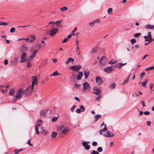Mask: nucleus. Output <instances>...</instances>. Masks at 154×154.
Segmentation results:
<instances>
[{"instance_id": "nucleus-28", "label": "nucleus", "mask_w": 154, "mask_h": 154, "mask_svg": "<svg viewBox=\"0 0 154 154\" xmlns=\"http://www.w3.org/2000/svg\"><path fill=\"white\" fill-rule=\"evenodd\" d=\"M83 72H80L78 75V80H80L82 77L83 76Z\"/></svg>"}, {"instance_id": "nucleus-43", "label": "nucleus", "mask_w": 154, "mask_h": 154, "mask_svg": "<svg viewBox=\"0 0 154 154\" xmlns=\"http://www.w3.org/2000/svg\"><path fill=\"white\" fill-rule=\"evenodd\" d=\"M141 34V33H137L134 35V37L135 38H137L139 37Z\"/></svg>"}, {"instance_id": "nucleus-55", "label": "nucleus", "mask_w": 154, "mask_h": 154, "mask_svg": "<svg viewBox=\"0 0 154 154\" xmlns=\"http://www.w3.org/2000/svg\"><path fill=\"white\" fill-rule=\"evenodd\" d=\"M56 24L58 28H60L62 26V25L61 24H59V23H57Z\"/></svg>"}, {"instance_id": "nucleus-30", "label": "nucleus", "mask_w": 154, "mask_h": 154, "mask_svg": "<svg viewBox=\"0 0 154 154\" xmlns=\"http://www.w3.org/2000/svg\"><path fill=\"white\" fill-rule=\"evenodd\" d=\"M57 133L55 131H53L51 134V136L52 138H54L57 135Z\"/></svg>"}, {"instance_id": "nucleus-64", "label": "nucleus", "mask_w": 154, "mask_h": 154, "mask_svg": "<svg viewBox=\"0 0 154 154\" xmlns=\"http://www.w3.org/2000/svg\"><path fill=\"white\" fill-rule=\"evenodd\" d=\"M147 124L148 125L150 126L151 124V122L149 121H147L146 122Z\"/></svg>"}, {"instance_id": "nucleus-59", "label": "nucleus", "mask_w": 154, "mask_h": 154, "mask_svg": "<svg viewBox=\"0 0 154 154\" xmlns=\"http://www.w3.org/2000/svg\"><path fill=\"white\" fill-rule=\"evenodd\" d=\"M30 139H29L28 140V141H27V143L29 145L31 146H33V145L31 143L30 141Z\"/></svg>"}, {"instance_id": "nucleus-38", "label": "nucleus", "mask_w": 154, "mask_h": 154, "mask_svg": "<svg viewBox=\"0 0 154 154\" xmlns=\"http://www.w3.org/2000/svg\"><path fill=\"white\" fill-rule=\"evenodd\" d=\"M42 122V121L40 119L38 120V121L37 122V125H37V126H40L41 125Z\"/></svg>"}, {"instance_id": "nucleus-52", "label": "nucleus", "mask_w": 154, "mask_h": 154, "mask_svg": "<svg viewBox=\"0 0 154 154\" xmlns=\"http://www.w3.org/2000/svg\"><path fill=\"white\" fill-rule=\"evenodd\" d=\"M55 112V109L54 108H53L52 110H51L50 111L51 114L54 113Z\"/></svg>"}, {"instance_id": "nucleus-34", "label": "nucleus", "mask_w": 154, "mask_h": 154, "mask_svg": "<svg viewBox=\"0 0 154 154\" xmlns=\"http://www.w3.org/2000/svg\"><path fill=\"white\" fill-rule=\"evenodd\" d=\"M116 86V85L114 83H112L109 85V87L112 89H114Z\"/></svg>"}, {"instance_id": "nucleus-61", "label": "nucleus", "mask_w": 154, "mask_h": 154, "mask_svg": "<svg viewBox=\"0 0 154 154\" xmlns=\"http://www.w3.org/2000/svg\"><path fill=\"white\" fill-rule=\"evenodd\" d=\"M63 21V20L62 19L59 20V21H57L56 22H55L54 23H61V22H62V21Z\"/></svg>"}, {"instance_id": "nucleus-24", "label": "nucleus", "mask_w": 154, "mask_h": 154, "mask_svg": "<svg viewBox=\"0 0 154 154\" xmlns=\"http://www.w3.org/2000/svg\"><path fill=\"white\" fill-rule=\"evenodd\" d=\"M69 68V69H72L73 71L77 72V66H70Z\"/></svg>"}, {"instance_id": "nucleus-18", "label": "nucleus", "mask_w": 154, "mask_h": 154, "mask_svg": "<svg viewBox=\"0 0 154 154\" xmlns=\"http://www.w3.org/2000/svg\"><path fill=\"white\" fill-rule=\"evenodd\" d=\"M143 38L145 39V42L148 41L149 42H151L154 40V39L152 38H149L148 36H144Z\"/></svg>"}, {"instance_id": "nucleus-48", "label": "nucleus", "mask_w": 154, "mask_h": 154, "mask_svg": "<svg viewBox=\"0 0 154 154\" xmlns=\"http://www.w3.org/2000/svg\"><path fill=\"white\" fill-rule=\"evenodd\" d=\"M97 48L93 49L91 51V52L96 53L97 51Z\"/></svg>"}, {"instance_id": "nucleus-50", "label": "nucleus", "mask_w": 154, "mask_h": 154, "mask_svg": "<svg viewBox=\"0 0 154 154\" xmlns=\"http://www.w3.org/2000/svg\"><path fill=\"white\" fill-rule=\"evenodd\" d=\"M35 130H36L37 133L38 134H39V132L38 130L37 125L35 126Z\"/></svg>"}, {"instance_id": "nucleus-11", "label": "nucleus", "mask_w": 154, "mask_h": 154, "mask_svg": "<svg viewBox=\"0 0 154 154\" xmlns=\"http://www.w3.org/2000/svg\"><path fill=\"white\" fill-rule=\"evenodd\" d=\"M88 143H89L88 141H84L82 142V144L84 149L87 150H89L90 148L89 145L88 144Z\"/></svg>"}, {"instance_id": "nucleus-62", "label": "nucleus", "mask_w": 154, "mask_h": 154, "mask_svg": "<svg viewBox=\"0 0 154 154\" xmlns=\"http://www.w3.org/2000/svg\"><path fill=\"white\" fill-rule=\"evenodd\" d=\"M8 63V61L6 59L5 60L4 64L5 65H7Z\"/></svg>"}, {"instance_id": "nucleus-19", "label": "nucleus", "mask_w": 154, "mask_h": 154, "mask_svg": "<svg viewBox=\"0 0 154 154\" xmlns=\"http://www.w3.org/2000/svg\"><path fill=\"white\" fill-rule=\"evenodd\" d=\"M145 28L147 29H154V25L147 24L145 26Z\"/></svg>"}, {"instance_id": "nucleus-49", "label": "nucleus", "mask_w": 154, "mask_h": 154, "mask_svg": "<svg viewBox=\"0 0 154 154\" xmlns=\"http://www.w3.org/2000/svg\"><path fill=\"white\" fill-rule=\"evenodd\" d=\"M59 116H58L57 117H54L52 118V120L53 122H54L56 121L57 119V118Z\"/></svg>"}, {"instance_id": "nucleus-58", "label": "nucleus", "mask_w": 154, "mask_h": 154, "mask_svg": "<svg viewBox=\"0 0 154 154\" xmlns=\"http://www.w3.org/2000/svg\"><path fill=\"white\" fill-rule=\"evenodd\" d=\"M76 106L75 105L73 106L71 108V111L72 112H73L74 109L76 107Z\"/></svg>"}, {"instance_id": "nucleus-22", "label": "nucleus", "mask_w": 154, "mask_h": 154, "mask_svg": "<svg viewBox=\"0 0 154 154\" xmlns=\"http://www.w3.org/2000/svg\"><path fill=\"white\" fill-rule=\"evenodd\" d=\"M113 133H111L110 131H108L105 135V136L107 137H112L114 136Z\"/></svg>"}, {"instance_id": "nucleus-7", "label": "nucleus", "mask_w": 154, "mask_h": 154, "mask_svg": "<svg viewBox=\"0 0 154 154\" xmlns=\"http://www.w3.org/2000/svg\"><path fill=\"white\" fill-rule=\"evenodd\" d=\"M27 60V56L26 53L23 52L21 55L20 57V63H23L25 62Z\"/></svg>"}, {"instance_id": "nucleus-31", "label": "nucleus", "mask_w": 154, "mask_h": 154, "mask_svg": "<svg viewBox=\"0 0 154 154\" xmlns=\"http://www.w3.org/2000/svg\"><path fill=\"white\" fill-rule=\"evenodd\" d=\"M101 117V115L100 114H98L95 115L94 116V117L95 118V122H96L97 120L100 118Z\"/></svg>"}, {"instance_id": "nucleus-53", "label": "nucleus", "mask_w": 154, "mask_h": 154, "mask_svg": "<svg viewBox=\"0 0 154 154\" xmlns=\"http://www.w3.org/2000/svg\"><path fill=\"white\" fill-rule=\"evenodd\" d=\"M91 153L92 154H99L98 152L97 151L93 150L91 152Z\"/></svg>"}, {"instance_id": "nucleus-9", "label": "nucleus", "mask_w": 154, "mask_h": 154, "mask_svg": "<svg viewBox=\"0 0 154 154\" xmlns=\"http://www.w3.org/2000/svg\"><path fill=\"white\" fill-rule=\"evenodd\" d=\"M72 76L71 79V82L74 83L76 88H77V76L76 75H75L73 72H72Z\"/></svg>"}, {"instance_id": "nucleus-1", "label": "nucleus", "mask_w": 154, "mask_h": 154, "mask_svg": "<svg viewBox=\"0 0 154 154\" xmlns=\"http://www.w3.org/2000/svg\"><path fill=\"white\" fill-rule=\"evenodd\" d=\"M42 47V46L41 44L37 43L35 45L32 46L31 47V51L32 53V54L31 56L29 57L30 59H32L36 56V53Z\"/></svg>"}, {"instance_id": "nucleus-35", "label": "nucleus", "mask_w": 154, "mask_h": 154, "mask_svg": "<svg viewBox=\"0 0 154 154\" xmlns=\"http://www.w3.org/2000/svg\"><path fill=\"white\" fill-rule=\"evenodd\" d=\"M130 75V74L129 75L127 79L125 80L123 83H122V85H125V83H128L129 80V76Z\"/></svg>"}, {"instance_id": "nucleus-26", "label": "nucleus", "mask_w": 154, "mask_h": 154, "mask_svg": "<svg viewBox=\"0 0 154 154\" xmlns=\"http://www.w3.org/2000/svg\"><path fill=\"white\" fill-rule=\"evenodd\" d=\"M15 92V90L14 89H12L10 90L9 91V94L11 96H13Z\"/></svg>"}, {"instance_id": "nucleus-25", "label": "nucleus", "mask_w": 154, "mask_h": 154, "mask_svg": "<svg viewBox=\"0 0 154 154\" xmlns=\"http://www.w3.org/2000/svg\"><path fill=\"white\" fill-rule=\"evenodd\" d=\"M107 128L106 127V125H105L104 128L102 130H101L99 131V132L100 134H101L103 132H104L106 131Z\"/></svg>"}, {"instance_id": "nucleus-33", "label": "nucleus", "mask_w": 154, "mask_h": 154, "mask_svg": "<svg viewBox=\"0 0 154 154\" xmlns=\"http://www.w3.org/2000/svg\"><path fill=\"white\" fill-rule=\"evenodd\" d=\"M59 73L57 72V71H56L54 72L52 74H51L50 76H56L59 75Z\"/></svg>"}, {"instance_id": "nucleus-56", "label": "nucleus", "mask_w": 154, "mask_h": 154, "mask_svg": "<svg viewBox=\"0 0 154 154\" xmlns=\"http://www.w3.org/2000/svg\"><path fill=\"white\" fill-rule=\"evenodd\" d=\"M92 145L94 146H96L97 145V143L95 141H94L92 143Z\"/></svg>"}, {"instance_id": "nucleus-36", "label": "nucleus", "mask_w": 154, "mask_h": 154, "mask_svg": "<svg viewBox=\"0 0 154 154\" xmlns=\"http://www.w3.org/2000/svg\"><path fill=\"white\" fill-rule=\"evenodd\" d=\"M67 9H68L67 8L66 6H64L62 8H60V9L61 11H65Z\"/></svg>"}, {"instance_id": "nucleus-44", "label": "nucleus", "mask_w": 154, "mask_h": 154, "mask_svg": "<svg viewBox=\"0 0 154 154\" xmlns=\"http://www.w3.org/2000/svg\"><path fill=\"white\" fill-rule=\"evenodd\" d=\"M132 44H134L136 42V40L135 39L133 38L131 40H130Z\"/></svg>"}, {"instance_id": "nucleus-15", "label": "nucleus", "mask_w": 154, "mask_h": 154, "mask_svg": "<svg viewBox=\"0 0 154 154\" xmlns=\"http://www.w3.org/2000/svg\"><path fill=\"white\" fill-rule=\"evenodd\" d=\"M93 93L96 94H100L101 92V90L99 87H95L94 88Z\"/></svg>"}, {"instance_id": "nucleus-29", "label": "nucleus", "mask_w": 154, "mask_h": 154, "mask_svg": "<svg viewBox=\"0 0 154 154\" xmlns=\"http://www.w3.org/2000/svg\"><path fill=\"white\" fill-rule=\"evenodd\" d=\"M126 64V63H119V65H118L117 64L116 65V66L117 67H118L119 68H121L123 66L125 65Z\"/></svg>"}, {"instance_id": "nucleus-21", "label": "nucleus", "mask_w": 154, "mask_h": 154, "mask_svg": "<svg viewBox=\"0 0 154 154\" xmlns=\"http://www.w3.org/2000/svg\"><path fill=\"white\" fill-rule=\"evenodd\" d=\"M30 37L31 39L27 41L28 42H33L35 40L36 38L35 35H32L30 36Z\"/></svg>"}, {"instance_id": "nucleus-46", "label": "nucleus", "mask_w": 154, "mask_h": 154, "mask_svg": "<svg viewBox=\"0 0 154 154\" xmlns=\"http://www.w3.org/2000/svg\"><path fill=\"white\" fill-rule=\"evenodd\" d=\"M97 151L99 152H101L102 151L103 149L101 147H99L97 149Z\"/></svg>"}, {"instance_id": "nucleus-54", "label": "nucleus", "mask_w": 154, "mask_h": 154, "mask_svg": "<svg viewBox=\"0 0 154 154\" xmlns=\"http://www.w3.org/2000/svg\"><path fill=\"white\" fill-rule=\"evenodd\" d=\"M8 24V23H4L3 22H0V25H5Z\"/></svg>"}, {"instance_id": "nucleus-63", "label": "nucleus", "mask_w": 154, "mask_h": 154, "mask_svg": "<svg viewBox=\"0 0 154 154\" xmlns=\"http://www.w3.org/2000/svg\"><path fill=\"white\" fill-rule=\"evenodd\" d=\"M68 39L67 38H65L62 41V42H66L68 41Z\"/></svg>"}, {"instance_id": "nucleus-51", "label": "nucleus", "mask_w": 154, "mask_h": 154, "mask_svg": "<svg viewBox=\"0 0 154 154\" xmlns=\"http://www.w3.org/2000/svg\"><path fill=\"white\" fill-rule=\"evenodd\" d=\"M15 28L13 27V28H11V29H10V32H11L12 33V32H14L15 31Z\"/></svg>"}, {"instance_id": "nucleus-2", "label": "nucleus", "mask_w": 154, "mask_h": 154, "mask_svg": "<svg viewBox=\"0 0 154 154\" xmlns=\"http://www.w3.org/2000/svg\"><path fill=\"white\" fill-rule=\"evenodd\" d=\"M24 93V91L20 88L18 89L16 93L15 97L13 98V100L14 101H16L18 99L21 98Z\"/></svg>"}, {"instance_id": "nucleus-3", "label": "nucleus", "mask_w": 154, "mask_h": 154, "mask_svg": "<svg viewBox=\"0 0 154 154\" xmlns=\"http://www.w3.org/2000/svg\"><path fill=\"white\" fill-rule=\"evenodd\" d=\"M69 131V128L64 127L62 130L59 132L58 134L59 136L61 137L67 134Z\"/></svg>"}, {"instance_id": "nucleus-27", "label": "nucleus", "mask_w": 154, "mask_h": 154, "mask_svg": "<svg viewBox=\"0 0 154 154\" xmlns=\"http://www.w3.org/2000/svg\"><path fill=\"white\" fill-rule=\"evenodd\" d=\"M64 126L63 125H61L58 126L57 128V131H61L64 128Z\"/></svg>"}, {"instance_id": "nucleus-8", "label": "nucleus", "mask_w": 154, "mask_h": 154, "mask_svg": "<svg viewBox=\"0 0 154 154\" xmlns=\"http://www.w3.org/2000/svg\"><path fill=\"white\" fill-rule=\"evenodd\" d=\"M106 59L105 57H103L100 59L99 64L100 66H103L105 65L106 63L105 61Z\"/></svg>"}, {"instance_id": "nucleus-6", "label": "nucleus", "mask_w": 154, "mask_h": 154, "mask_svg": "<svg viewBox=\"0 0 154 154\" xmlns=\"http://www.w3.org/2000/svg\"><path fill=\"white\" fill-rule=\"evenodd\" d=\"M33 89V88H32V86L31 87L29 86L26 88V90L24 91L25 94L26 95L30 94L32 93Z\"/></svg>"}, {"instance_id": "nucleus-4", "label": "nucleus", "mask_w": 154, "mask_h": 154, "mask_svg": "<svg viewBox=\"0 0 154 154\" xmlns=\"http://www.w3.org/2000/svg\"><path fill=\"white\" fill-rule=\"evenodd\" d=\"M77 29V28L75 27L74 29L72 32L68 36L67 38L68 39L71 38H77V33H74V32Z\"/></svg>"}, {"instance_id": "nucleus-37", "label": "nucleus", "mask_w": 154, "mask_h": 154, "mask_svg": "<svg viewBox=\"0 0 154 154\" xmlns=\"http://www.w3.org/2000/svg\"><path fill=\"white\" fill-rule=\"evenodd\" d=\"M112 8H110L108 9L107 12L109 14H111L112 13Z\"/></svg>"}, {"instance_id": "nucleus-13", "label": "nucleus", "mask_w": 154, "mask_h": 154, "mask_svg": "<svg viewBox=\"0 0 154 154\" xmlns=\"http://www.w3.org/2000/svg\"><path fill=\"white\" fill-rule=\"evenodd\" d=\"M59 30L56 28H53L51 29L49 35L51 36H53Z\"/></svg>"}, {"instance_id": "nucleus-47", "label": "nucleus", "mask_w": 154, "mask_h": 154, "mask_svg": "<svg viewBox=\"0 0 154 154\" xmlns=\"http://www.w3.org/2000/svg\"><path fill=\"white\" fill-rule=\"evenodd\" d=\"M145 75V73L144 72H142L140 75V77L142 79L143 77Z\"/></svg>"}, {"instance_id": "nucleus-12", "label": "nucleus", "mask_w": 154, "mask_h": 154, "mask_svg": "<svg viewBox=\"0 0 154 154\" xmlns=\"http://www.w3.org/2000/svg\"><path fill=\"white\" fill-rule=\"evenodd\" d=\"M100 19H97L94 20L93 22L89 23H88L90 27H92L94 26L95 23H100Z\"/></svg>"}, {"instance_id": "nucleus-42", "label": "nucleus", "mask_w": 154, "mask_h": 154, "mask_svg": "<svg viewBox=\"0 0 154 154\" xmlns=\"http://www.w3.org/2000/svg\"><path fill=\"white\" fill-rule=\"evenodd\" d=\"M28 48L27 47L25 46H23L22 48V50L23 51H27Z\"/></svg>"}, {"instance_id": "nucleus-40", "label": "nucleus", "mask_w": 154, "mask_h": 154, "mask_svg": "<svg viewBox=\"0 0 154 154\" xmlns=\"http://www.w3.org/2000/svg\"><path fill=\"white\" fill-rule=\"evenodd\" d=\"M89 72H84V75L85 76V79H87L89 75Z\"/></svg>"}, {"instance_id": "nucleus-23", "label": "nucleus", "mask_w": 154, "mask_h": 154, "mask_svg": "<svg viewBox=\"0 0 154 154\" xmlns=\"http://www.w3.org/2000/svg\"><path fill=\"white\" fill-rule=\"evenodd\" d=\"M74 59L71 57H69L68 58L67 60L65 62V64H68L70 62H73L74 61Z\"/></svg>"}, {"instance_id": "nucleus-32", "label": "nucleus", "mask_w": 154, "mask_h": 154, "mask_svg": "<svg viewBox=\"0 0 154 154\" xmlns=\"http://www.w3.org/2000/svg\"><path fill=\"white\" fill-rule=\"evenodd\" d=\"M148 80L147 79H146L145 80L144 82H143L142 83V86L143 87H145L146 84L147 83Z\"/></svg>"}, {"instance_id": "nucleus-10", "label": "nucleus", "mask_w": 154, "mask_h": 154, "mask_svg": "<svg viewBox=\"0 0 154 154\" xmlns=\"http://www.w3.org/2000/svg\"><path fill=\"white\" fill-rule=\"evenodd\" d=\"M114 69V66H110L105 68L104 69V71L106 72L110 73L112 72Z\"/></svg>"}, {"instance_id": "nucleus-57", "label": "nucleus", "mask_w": 154, "mask_h": 154, "mask_svg": "<svg viewBox=\"0 0 154 154\" xmlns=\"http://www.w3.org/2000/svg\"><path fill=\"white\" fill-rule=\"evenodd\" d=\"M141 104L142 105V106L143 107H145L146 106V105L144 102L143 101H141Z\"/></svg>"}, {"instance_id": "nucleus-16", "label": "nucleus", "mask_w": 154, "mask_h": 154, "mask_svg": "<svg viewBox=\"0 0 154 154\" xmlns=\"http://www.w3.org/2000/svg\"><path fill=\"white\" fill-rule=\"evenodd\" d=\"M96 81L97 84V85H101L102 83V79L99 76H97L96 77Z\"/></svg>"}, {"instance_id": "nucleus-14", "label": "nucleus", "mask_w": 154, "mask_h": 154, "mask_svg": "<svg viewBox=\"0 0 154 154\" xmlns=\"http://www.w3.org/2000/svg\"><path fill=\"white\" fill-rule=\"evenodd\" d=\"M83 90L84 91H85L87 89H89L90 88V85L89 83L87 82H85L83 84Z\"/></svg>"}, {"instance_id": "nucleus-45", "label": "nucleus", "mask_w": 154, "mask_h": 154, "mask_svg": "<svg viewBox=\"0 0 154 154\" xmlns=\"http://www.w3.org/2000/svg\"><path fill=\"white\" fill-rule=\"evenodd\" d=\"M154 69V66H151L148 68H147L145 69L146 70H152Z\"/></svg>"}, {"instance_id": "nucleus-20", "label": "nucleus", "mask_w": 154, "mask_h": 154, "mask_svg": "<svg viewBox=\"0 0 154 154\" xmlns=\"http://www.w3.org/2000/svg\"><path fill=\"white\" fill-rule=\"evenodd\" d=\"M48 109H47L46 110H43L41 111L40 112V115L41 116H45L47 113L48 111Z\"/></svg>"}, {"instance_id": "nucleus-60", "label": "nucleus", "mask_w": 154, "mask_h": 154, "mask_svg": "<svg viewBox=\"0 0 154 154\" xmlns=\"http://www.w3.org/2000/svg\"><path fill=\"white\" fill-rule=\"evenodd\" d=\"M150 112L149 111H146L144 112V114L146 115H148L149 114Z\"/></svg>"}, {"instance_id": "nucleus-17", "label": "nucleus", "mask_w": 154, "mask_h": 154, "mask_svg": "<svg viewBox=\"0 0 154 154\" xmlns=\"http://www.w3.org/2000/svg\"><path fill=\"white\" fill-rule=\"evenodd\" d=\"M79 108L80 109H78V113H80L81 112H84L85 110V108L83 105H80Z\"/></svg>"}, {"instance_id": "nucleus-5", "label": "nucleus", "mask_w": 154, "mask_h": 154, "mask_svg": "<svg viewBox=\"0 0 154 154\" xmlns=\"http://www.w3.org/2000/svg\"><path fill=\"white\" fill-rule=\"evenodd\" d=\"M32 83L31 86L32 88H33L34 85H36L38 83V78L36 76H32L31 77Z\"/></svg>"}, {"instance_id": "nucleus-39", "label": "nucleus", "mask_w": 154, "mask_h": 154, "mask_svg": "<svg viewBox=\"0 0 154 154\" xmlns=\"http://www.w3.org/2000/svg\"><path fill=\"white\" fill-rule=\"evenodd\" d=\"M117 61H114V60H111L110 61H109V63L110 64H113L115 63Z\"/></svg>"}, {"instance_id": "nucleus-41", "label": "nucleus", "mask_w": 154, "mask_h": 154, "mask_svg": "<svg viewBox=\"0 0 154 154\" xmlns=\"http://www.w3.org/2000/svg\"><path fill=\"white\" fill-rule=\"evenodd\" d=\"M32 66V64L30 61H28L27 63V67L28 68H30Z\"/></svg>"}]
</instances>
